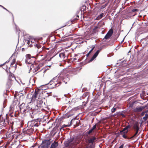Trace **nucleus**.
<instances>
[{
	"mask_svg": "<svg viewBox=\"0 0 148 148\" xmlns=\"http://www.w3.org/2000/svg\"><path fill=\"white\" fill-rule=\"evenodd\" d=\"M42 91L40 89H36L33 95L31 98V101H34L35 100H37L38 97H40V94Z\"/></svg>",
	"mask_w": 148,
	"mask_h": 148,
	"instance_id": "obj_1",
	"label": "nucleus"
},
{
	"mask_svg": "<svg viewBox=\"0 0 148 148\" xmlns=\"http://www.w3.org/2000/svg\"><path fill=\"white\" fill-rule=\"evenodd\" d=\"M26 58L25 60V62L26 64H31V65L33 64V63L34 62V60L31 59L32 58H34V57H32L31 55L29 54H27L26 55Z\"/></svg>",
	"mask_w": 148,
	"mask_h": 148,
	"instance_id": "obj_2",
	"label": "nucleus"
},
{
	"mask_svg": "<svg viewBox=\"0 0 148 148\" xmlns=\"http://www.w3.org/2000/svg\"><path fill=\"white\" fill-rule=\"evenodd\" d=\"M40 64L38 65L34 64L30 66V70L32 71L34 73H35L40 69Z\"/></svg>",
	"mask_w": 148,
	"mask_h": 148,
	"instance_id": "obj_3",
	"label": "nucleus"
},
{
	"mask_svg": "<svg viewBox=\"0 0 148 148\" xmlns=\"http://www.w3.org/2000/svg\"><path fill=\"white\" fill-rule=\"evenodd\" d=\"M52 81H53L56 86L57 87H58L60 85H61L62 82H65L62 80V81L58 79V77H56L53 78L52 79Z\"/></svg>",
	"mask_w": 148,
	"mask_h": 148,
	"instance_id": "obj_4",
	"label": "nucleus"
},
{
	"mask_svg": "<svg viewBox=\"0 0 148 148\" xmlns=\"http://www.w3.org/2000/svg\"><path fill=\"white\" fill-rule=\"evenodd\" d=\"M25 105V103H22L20 107V110L21 111H22L24 113V114H25L27 112H28L29 111H30L31 108L30 107H29V106H27L26 107V108L25 109H23L22 107V106H24Z\"/></svg>",
	"mask_w": 148,
	"mask_h": 148,
	"instance_id": "obj_5",
	"label": "nucleus"
},
{
	"mask_svg": "<svg viewBox=\"0 0 148 148\" xmlns=\"http://www.w3.org/2000/svg\"><path fill=\"white\" fill-rule=\"evenodd\" d=\"M34 130V129L32 128L27 130H26V128H25L23 130V132L24 134H26L28 135H30L32 134Z\"/></svg>",
	"mask_w": 148,
	"mask_h": 148,
	"instance_id": "obj_6",
	"label": "nucleus"
},
{
	"mask_svg": "<svg viewBox=\"0 0 148 148\" xmlns=\"http://www.w3.org/2000/svg\"><path fill=\"white\" fill-rule=\"evenodd\" d=\"M38 121H29L27 122L28 126L31 127H38Z\"/></svg>",
	"mask_w": 148,
	"mask_h": 148,
	"instance_id": "obj_7",
	"label": "nucleus"
},
{
	"mask_svg": "<svg viewBox=\"0 0 148 148\" xmlns=\"http://www.w3.org/2000/svg\"><path fill=\"white\" fill-rule=\"evenodd\" d=\"M8 66H6L5 67V68H4V69L6 71V72L8 73H10V74L9 75V77H8V80H12V78H13V74L11 73V72L10 70V67L9 68L8 70Z\"/></svg>",
	"mask_w": 148,
	"mask_h": 148,
	"instance_id": "obj_8",
	"label": "nucleus"
},
{
	"mask_svg": "<svg viewBox=\"0 0 148 148\" xmlns=\"http://www.w3.org/2000/svg\"><path fill=\"white\" fill-rule=\"evenodd\" d=\"M139 123L138 121L134 122L132 125V127L134 130H139L140 127L139 126Z\"/></svg>",
	"mask_w": 148,
	"mask_h": 148,
	"instance_id": "obj_9",
	"label": "nucleus"
},
{
	"mask_svg": "<svg viewBox=\"0 0 148 148\" xmlns=\"http://www.w3.org/2000/svg\"><path fill=\"white\" fill-rule=\"evenodd\" d=\"M113 33V30L112 29H110L107 33L106 35L104 37V38L107 39L110 38L112 36Z\"/></svg>",
	"mask_w": 148,
	"mask_h": 148,
	"instance_id": "obj_10",
	"label": "nucleus"
},
{
	"mask_svg": "<svg viewBox=\"0 0 148 148\" xmlns=\"http://www.w3.org/2000/svg\"><path fill=\"white\" fill-rule=\"evenodd\" d=\"M145 107L142 106L140 107H136L133 110L134 112H141L144 109Z\"/></svg>",
	"mask_w": 148,
	"mask_h": 148,
	"instance_id": "obj_11",
	"label": "nucleus"
},
{
	"mask_svg": "<svg viewBox=\"0 0 148 148\" xmlns=\"http://www.w3.org/2000/svg\"><path fill=\"white\" fill-rule=\"evenodd\" d=\"M96 139V138L95 136H92L91 138H88L87 139V143H88L92 144L95 142V140Z\"/></svg>",
	"mask_w": 148,
	"mask_h": 148,
	"instance_id": "obj_12",
	"label": "nucleus"
},
{
	"mask_svg": "<svg viewBox=\"0 0 148 148\" xmlns=\"http://www.w3.org/2000/svg\"><path fill=\"white\" fill-rule=\"evenodd\" d=\"M144 115H145V116L143 118V119L144 120H146L148 117V110L142 112L141 115L142 116H143Z\"/></svg>",
	"mask_w": 148,
	"mask_h": 148,
	"instance_id": "obj_13",
	"label": "nucleus"
},
{
	"mask_svg": "<svg viewBox=\"0 0 148 148\" xmlns=\"http://www.w3.org/2000/svg\"><path fill=\"white\" fill-rule=\"evenodd\" d=\"M101 50H98L95 53L93 56L89 60V62H91L98 55L99 52Z\"/></svg>",
	"mask_w": 148,
	"mask_h": 148,
	"instance_id": "obj_14",
	"label": "nucleus"
},
{
	"mask_svg": "<svg viewBox=\"0 0 148 148\" xmlns=\"http://www.w3.org/2000/svg\"><path fill=\"white\" fill-rule=\"evenodd\" d=\"M52 55V53L51 52L49 51L46 56L45 57L47 58L48 61H50L51 59L53 58V57H50Z\"/></svg>",
	"mask_w": 148,
	"mask_h": 148,
	"instance_id": "obj_15",
	"label": "nucleus"
},
{
	"mask_svg": "<svg viewBox=\"0 0 148 148\" xmlns=\"http://www.w3.org/2000/svg\"><path fill=\"white\" fill-rule=\"evenodd\" d=\"M35 109L37 110V111L40 112V110H42V108L41 105L38 104L35 106Z\"/></svg>",
	"mask_w": 148,
	"mask_h": 148,
	"instance_id": "obj_16",
	"label": "nucleus"
},
{
	"mask_svg": "<svg viewBox=\"0 0 148 148\" xmlns=\"http://www.w3.org/2000/svg\"><path fill=\"white\" fill-rule=\"evenodd\" d=\"M50 140V139L48 140H44L42 141V143L44 144H45V145L48 147V146L51 144Z\"/></svg>",
	"mask_w": 148,
	"mask_h": 148,
	"instance_id": "obj_17",
	"label": "nucleus"
},
{
	"mask_svg": "<svg viewBox=\"0 0 148 148\" xmlns=\"http://www.w3.org/2000/svg\"><path fill=\"white\" fill-rule=\"evenodd\" d=\"M128 132V130H127L126 132H124V133H122V136L125 139H131L132 138H130V137H129L127 136L126 135V134H127Z\"/></svg>",
	"mask_w": 148,
	"mask_h": 148,
	"instance_id": "obj_18",
	"label": "nucleus"
},
{
	"mask_svg": "<svg viewBox=\"0 0 148 148\" xmlns=\"http://www.w3.org/2000/svg\"><path fill=\"white\" fill-rule=\"evenodd\" d=\"M49 84L51 86L50 87L52 88H55L57 87L56 86V85H55L54 82L52 81V80L49 82Z\"/></svg>",
	"mask_w": 148,
	"mask_h": 148,
	"instance_id": "obj_19",
	"label": "nucleus"
},
{
	"mask_svg": "<svg viewBox=\"0 0 148 148\" xmlns=\"http://www.w3.org/2000/svg\"><path fill=\"white\" fill-rule=\"evenodd\" d=\"M5 119L7 120H9L7 115H0V120H5Z\"/></svg>",
	"mask_w": 148,
	"mask_h": 148,
	"instance_id": "obj_20",
	"label": "nucleus"
},
{
	"mask_svg": "<svg viewBox=\"0 0 148 148\" xmlns=\"http://www.w3.org/2000/svg\"><path fill=\"white\" fill-rule=\"evenodd\" d=\"M74 140V138H72L68 140L66 143L65 146L66 147L68 146L69 145H71V144Z\"/></svg>",
	"mask_w": 148,
	"mask_h": 148,
	"instance_id": "obj_21",
	"label": "nucleus"
},
{
	"mask_svg": "<svg viewBox=\"0 0 148 148\" xmlns=\"http://www.w3.org/2000/svg\"><path fill=\"white\" fill-rule=\"evenodd\" d=\"M58 145V142L55 141L54 143L51 144L50 148H56Z\"/></svg>",
	"mask_w": 148,
	"mask_h": 148,
	"instance_id": "obj_22",
	"label": "nucleus"
},
{
	"mask_svg": "<svg viewBox=\"0 0 148 148\" xmlns=\"http://www.w3.org/2000/svg\"><path fill=\"white\" fill-rule=\"evenodd\" d=\"M127 127H125L122 130L120 131V132L117 133V134L118 136L120 135V134H122V133H124V132H125V131L127 130Z\"/></svg>",
	"mask_w": 148,
	"mask_h": 148,
	"instance_id": "obj_23",
	"label": "nucleus"
},
{
	"mask_svg": "<svg viewBox=\"0 0 148 148\" xmlns=\"http://www.w3.org/2000/svg\"><path fill=\"white\" fill-rule=\"evenodd\" d=\"M37 100L38 101V104H40L41 105L43 103V101L42 100L41 97H38Z\"/></svg>",
	"mask_w": 148,
	"mask_h": 148,
	"instance_id": "obj_24",
	"label": "nucleus"
},
{
	"mask_svg": "<svg viewBox=\"0 0 148 148\" xmlns=\"http://www.w3.org/2000/svg\"><path fill=\"white\" fill-rule=\"evenodd\" d=\"M59 56L60 58L62 59H64L65 58V53H60L59 54Z\"/></svg>",
	"mask_w": 148,
	"mask_h": 148,
	"instance_id": "obj_25",
	"label": "nucleus"
},
{
	"mask_svg": "<svg viewBox=\"0 0 148 148\" xmlns=\"http://www.w3.org/2000/svg\"><path fill=\"white\" fill-rule=\"evenodd\" d=\"M103 13H102L99 15L95 19V20H99L101 19L103 17Z\"/></svg>",
	"mask_w": 148,
	"mask_h": 148,
	"instance_id": "obj_26",
	"label": "nucleus"
},
{
	"mask_svg": "<svg viewBox=\"0 0 148 148\" xmlns=\"http://www.w3.org/2000/svg\"><path fill=\"white\" fill-rule=\"evenodd\" d=\"M76 121H71L70 124H71V125L73 124L74 126L76 127L79 126V125L76 124Z\"/></svg>",
	"mask_w": 148,
	"mask_h": 148,
	"instance_id": "obj_27",
	"label": "nucleus"
},
{
	"mask_svg": "<svg viewBox=\"0 0 148 148\" xmlns=\"http://www.w3.org/2000/svg\"><path fill=\"white\" fill-rule=\"evenodd\" d=\"M55 123H57V124L56 125V127H58L60 126L61 125V124L60 122V121H55Z\"/></svg>",
	"mask_w": 148,
	"mask_h": 148,
	"instance_id": "obj_28",
	"label": "nucleus"
},
{
	"mask_svg": "<svg viewBox=\"0 0 148 148\" xmlns=\"http://www.w3.org/2000/svg\"><path fill=\"white\" fill-rule=\"evenodd\" d=\"M71 125V124H69V123L67 125H63L62 126V127L60 128V130L61 131L62 129L64 127H69Z\"/></svg>",
	"mask_w": 148,
	"mask_h": 148,
	"instance_id": "obj_29",
	"label": "nucleus"
},
{
	"mask_svg": "<svg viewBox=\"0 0 148 148\" xmlns=\"http://www.w3.org/2000/svg\"><path fill=\"white\" fill-rule=\"evenodd\" d=\"M134 131H135L136 132L135 134H134V135L133 136L130 137V138L132 139L133 138L136 137V136H137V135L138 132L139 130H134Z\"/></svg>",
	"mask_w": 148,
	"mask_h": 148,
	"instance_id": "obj_30",
	"label": "nucleus"
},
{
	"mask_svg": "<svg viewBox=\"0 0 148 148\" xmlns=\"http://www.w3.org/2000/svg\"><path fill=\"white\" fill-rule=\"evenodd\" d=\"M117 115L118 116H121L122 117H125V115L122 113L121 112H119L117 113Z\"/></svg>",
	"mask_w": 148,
	"mask_h": 148,
	"instance_id": "obj_31",
	"label": "nucleus"
},
{
	"mask_svg": "<svg viewBox=\"0 0 148 148\" xmlns=\"http://www.w3.org/2000/svg\"><path fill=\"white\" fill-rule=\"evenodd\" d=\"M34 45L35 47H37V49L40 48L41 47V45L39 44H34Z\"/></svg>",
	"mask_w": 148,
	"mask_h": 148,
	"instance_id": "obj_32",
	"label": "nucleus"
},
{
	"mask_svg": "<svg viewBox=\"0 0 148 148\" xmlns=\"http://www.w3.org/2000/svg\"><path fill=\"white\" fill-rule=\"evenodd\" d=\"M12 81L8 80L7 84L8 86H11L12 84Z\"/></svg>",
	"mask_w": 148,
	"mask_h": 148,
	"instance_id": "obj_33",
	"label": "nucleus"
},
{
	"mask_svg": "<svg viewBox=\"0 0 148 148\" xmlns=\"http://www.w3.org/2000/svg\"><path fill=\"white\" fill-rule=\"evenodd\" d=\"M77 20V19L76 18H75L73 19H71V24H73L75 23Z\"/></svg>",
	"mask_w": 148,
	"mask_h": 148,
	"instance_id": "obj_34",
	"label": "nucleus"
},
{
	"mask_svg": "<svg viewBox=\"0 0 148 148\" xmlns=\"http://www.w3.org/2000/svg\"><path fill=\"white\" fill-rule=\"evenodd\" d=\"M49 116L48 115L47 116L45 115L43 117V119H43L44 120H46L47 119H49Z\"/></svg>",
	"mask_w": 148,
	"mask_h": 148,
	"instance_id": "obj_35",
	"label": "nucleus"
},
{
	"mask_svg": "<svg viewBox=\"0 0 148 148\" xmlns=\"http://www.w3.org/2000/svg\"><path fill=\"white\" fill-rule=\"evenodd\" d=\"M41 146V148H47L48 147H47V146L45 145V144H43L42 143L40 145Z\"/></svg>",
	"mask_w": 148,
	"mask_h": 148,
	"instance_id": "obj_36",
	"label": "nucleus"
},
{
	"mask_svg": "<svg viewBox=\"0 0 148 148\" xmlns=\"http://www.w3.org/2000/svg\"><path fill=\"white\" fill-rule=\"evenodd\" d=\"M80 108V107L79 106L75 108H74L73 109V110L76 111L77 110H78Z\"/></svg>",
	"mask_w": 148,
	"mask_h": 148,
	"instance_id": "obj_37",
	"label": "nucleus"
},
{
	"mask_svg": "<svg viewBox=\"0 0 148 148\" xmlns=\"http://www.w3.org/2000/svg\"><path fill=\"white\" fill-rule=\"evenodd\" d=\"M15 59H13L12 60V62L11 63V65L12 66L15 63Z\"/></svg>",
	"mask_w": 148,
	"mask_h": 148,
	"instance_id": "obj_38",
	"label": "nucleus"
},
{
	"mask_svg": "<svg viewBox=\"0 0 148 148\" xmlns=\"http://www.w3.org/2000/svg\"><path fill=\"white\" fill-rule=\"evenodd\" d=\"M95 47V46H93L92 47V48L91 49L89 52H88V54H90L92 52V51L94 49Z\"/></svg>",
	"mask_w": 148,
	"mask_h": 148,
	"instance_id": "obj_39",
	"label": "nucleus"
},
{
	"mask_svg": "<svg viewBox=\"0 0 148 148\" xmlns=\"http://www.w3.org/2000/svg\"><path fill=\"white\" fill-rule=\"evenodd\" d=\"M93 130H92L91 129L88 132V134H91L92 132L93 131Z\"/></svg>",
	"mask_w": 148,
	"mask_h": 148,
	"instance_id": "obj_40",
	"label": "nucleus"
},
{
	"mask_svg": "<svg viewBox=\"0 0 148 148\" xmlns=\"http://www.w3.org/2000/svg\"><path fill=\"white\" fill-rule=\"evenodd\" d=\"M116 108H113L112 110V113L114 112L116 110Z\"/></svg>",
	"mask_w": 148,
	"mask_h": 148,
	"instance_id": "obj_41",
	"label": "nucleus"
},
{
	"mask_svg": "<svg viewBox=\"0 0 148 148\" xmlns=\"http://www.w3.org/2000/svg\"><path fill=\"white\" fill-rule=\"evenodd\" d=\"M9 62V61H7L6 62H5L4 64H1V65H0V67H1L2 66H3V65H4L6 63H8Z\"/></svg>",
	"mask_w": 148,
	"mask_h": 148,
	"instance_id": "obj_42",
	"label": "nucleus"
},
{
	"mask_svg": "<svg viewBox=\"0 0 148 148\" xmlns=\"http://www.w3.org/2000/svg\"><path fill=\"white\" fill-rule=\"evenodd\" d=\"M138 9H133L132 10V12H135L136 11H138Z\"/></svg>",
	"mask_w": 148,
	"mask_h": 148,
	"instance_id": "obj_43",
	"label": "nucleus"
},
{
	"mask_svg": "<svg viewBox=\"0 0 148 148\" xmlns=\"http://www.w3.org/2000/svg\"><path fill=\"white\" fill-rule=\"evenodd\" d=\"M96 127V124L95 125H94L93 126L92 128L91 129L92 130H93L95 129Z\"/></svg>",
	"mask_w": 148,
	"mask_h": 148,
	"instance_id": "obj_44",
	"label": "nucleus"
},
{
	"mask_svg": "<svg viewBox=\"0 0 148 148\" xmlns=\"http://www.w3.org/2000/svg\"><path fill=\"white\" fill-rule=\"evenodd\" d=\"M76 124H79V125H81V124L80 123V121H76Z\"/></svg>",
	"mask_w": 148,
	"mask_h": 148,
	"instance_id": "obj_45",
	"label": "nucleus"
},
{
	"mask_svg": "<svg viewBox=\"0 0 148 148\" xmlns=\"http://www.w3.org/2000/svg\"><path fill=\"white\" fill-rule=\"evenodd\" d=\"M98 28V26H95L94 27V28L93 29V30H95L97 29Z\"/></svg>",
	"mask_w": 148,
	"mask_h": 148,
	"instance_id": "obj_46",
	"label": "nucleus"
},
{
	"mask_svg": "<svg viewBox=\"0 0 148 148\" xmlns=\"http://www.w3.org/2000/svg\"><path fill=\"white\" fill-rule=\"evenodd\" d=\"M124 146V145L122 144L119 147V148H123Z\"/></svg>",
	"mask_w": 148,
	"mask_h": 148,
	"instance_id": "obj_47",
	"label": "nucleus"
},
{
	"mask_svg": "<svg viewBox=\"0 0 148 148\" xmlns=\"http://www.w3.org/2000/svg\"><path fill=\"white\" fill-rule=\"evenodd\" d=\"M0 6L2 8H3L5 10H6L8 11V10L5 8L4 7H3V6L1 5H0Z\"/></svg>",
	"mask_w": 148,
	"mask_h": 148,
	"instance_id": "obj_48",
	"label": "nucleus"
},
{
	"mask_svg": "<svg viewBox=\"0 0 148 148\" xmlns=\"http://www.w3.org/2000/svg\"><path fill=\"white\" fill-rule=\"evenodd\" d=\"M75 140V142H75V143H74V145H77V143L76 142V140Z\"/></svg>",
	"mask_w": 148,
	"mask_h": 148,
	"instance_id": "obj_49",
	"label": "nucleus"
},
{
	"mask_svg": "<svg viewBox=\"0 0 148 148\" xmlns=\"http://www.w3.org/2000/svg\"><path fill=\"white\" fill-rule=\"evenodd\" d=\"M126 127H127V128L128 129L129 128H130L131 127L130 126V125H128L126 126Z\"/></svg>",
	"mask_w": 148,
	"mask_h": 148,
	"instance_id": "obj_50",
	"label": "nucleus"
},
{
	"mask_svg": "<svg viewBox=\"0 0 148 148\" xmlns=\"http://www.w3.org/2000/svg\"><path fill=\"white\" fill-rule=\"evenodd\" d=\"M25 50V49L24 48H22V51H24Z\"/></svg>",
	"mask_w": 148,
	"mask_h": 148,
	"instance_id": "obj_51",
	"label": "nucleus"
},
{
	"mask_svg": "<svg viewBox=\"0 0 148 148\" xmlns=\"http://www.w3.org/2000/svg\"><path fill=\"white\" fill-rule=\"evenodd\" d=\"M42 70H40V71H39L38 72L36 73L35 74H37V73H39L40 72L42 71Z\"/></svg>",
	"mask_w": 148,
	"mask_h": 148,
	"instance_id": "obj_52",
	"label": "nucleus"
},
{
	"mask_svg": "<svg viewBox=\"0 0 148 148\" xmlns=\"http://www.w3.org/2000/svg\"><path fill=\"white\" fill-rule=\"evenodd\" d=\"M30 43V41H28L27 42V44H28V45H29Z\"/></svg>",
	"mask_w": 148,
	"mask_h": 148,
	"instance_id": "obj_53",
	"label": "nucleus"
},
{
	"mask_svg": "<svg viewBox=\"0 0 148 148\" xmlns=\"http://www.w3.org/2000/svg\"><path fill=\"white\" fill-rule=\"evenodd\" d=\"M32 46H33V45H31V44H30L29 45V46L30 47H32Z\"/></svg>",
	"mask_w": 148,
	"mask_h": 148,
	"instance_id": "obj_54",
	"label": "nucleus"
},
{
	"mask_svg": "<svg viewBox=\"0 0 148 148\" xmlns=\"http://www.w3.org/2000/svg\"><path fill=\"white\" fill-rule=\"evenodd\" d=\"M95 118H96V117H95V118H93V119H92V121L94 120L95 119Z\"/></svg>",
	"mask_w": 148,
	"mask_h": 148,
	"instance_id": "obj_55",
	"label": "nucleus"
},
{
	"mask_svg": "<svg viewBox=\"0 0 148 148\" xmlns=\"http://www.w3.org/2000/svg\"><path fill=\"white\" fill-rule=\"evenodd\" d=\"M90 54H88V53H87L86 55V56H87V57H88V56Z\"/></svg>",
	"mask_w": 148,
	"mask_h": 148,
	"instance_id": "obj_56",
	"label": "nucleus"
},
{
	"mask_svg": "<svg viewBox=\"0 0 148 148\" xmlns=\"http://www.w3.org/2000/svg\"><path fill=\"white\" fill-rule=\"evenodd\" d=\"M45 49H47V50H49V48H45Z\"/></svg>",
	"mask_w": 148,
	"mask_h": 148,
	"instance_id": "obj_57",
	"label": "nucleus"
},
{
	"mask_svg": "<svg viewBox=\"0 0 148 148\" xmlns=\"http://www.w3.org/2000/svg\"><path fill=\"white\" fill-rule=\"evenodd\" d=\"M23 122L22 123H21V124L22 125H23Z\"/></svg>",
	"mask_w": 148,
	"mask_h": 148,
	"instance_id": "obj_58",
	"label": "nucleus"
},
{
	"mask_svg": "<svg viewBox=\"0 0 148 148\" xmlns=\"http://www.w3.org/2000/svg\"><path fill=\"white\" fill-rule=\"evenodd\" d=\"M57 120H58V119H57H57H55V120L57 121Z\"/></svg>",
	"mask_w": 148,
	"mask_h": 148,
	"instance_id": "obj_59",
	"label": "nucleus"
},
{
	"mask_svg": "<svg viewBox=\"0 0 148 148\" xmlns=\"http://www.w3.org/2000/svg\"><path fill=\"white\" fill-rule=\"evenodd\" d=\"M31 79H30V80H29V82H30V81H31Z\"/></svg>",
	"mask_w": 148,
	"mask_h": 148,
	"instance_id": "obj_60",
	"label": "nucleus"
},
{
	"mask_svg": "<svg viewBox=\"0 0 148 148\" xmlns=\"http://www.w3.org/2000/svg\"><path fill=\"white\" fill-rule=\"evenodd\" d=\"M52 119L51 118V119H50L49 120H50V121L52 120H51Z\"/></svg>",
	"mask_w": 148,
	"mask_h": 148,
	"instance_id": "obj_61",
	"label": "nucleus"
},
{
	"mask_svg": "<svg viewBox=\"0 0 148 148\" xmlns=\"http://www.w3.org/2000/svg\"><path fill=\"white\" fill-rule=\"evenodd\" d=\"M143 121H142V122H141V124H141L142 123H143Z\"/></svg>",
	"mask_w": 148,
	"mask_h": 148,
	"instance_id": "obj_62",
	"label": "nucleus"
},
{
	"mask_svg": "<svg viewBox=\"0 0 148 148\" xmlns=\"http://www.w3.org/2000/svg\"><path fill=\"white\" fill-rule=\"evenodd\" d=\"M0 148H2V147H0Z\"/></svg>",
	"mask_w": 148,
	"mask_h": 148,
	"instance_id": "obj_63",
	"label": "nucleus"
},
{
	"mask_svg": "<svg viewBox=\"0 0 148 148\" xmlns=\"http://www.w3.org/2000/svg\"><path fill=\"white\" fill-rule=\"evenodd\" d=\"M77 17H79V16H78V15H77Z\"/></svg>",
	"mask_w": 148,
	"mask_h": 148,
	"instance_id": "obj_64",
	"label": "nucleus"
}]
</instances>
